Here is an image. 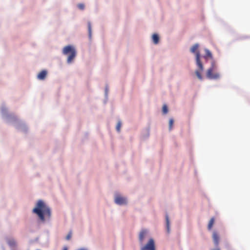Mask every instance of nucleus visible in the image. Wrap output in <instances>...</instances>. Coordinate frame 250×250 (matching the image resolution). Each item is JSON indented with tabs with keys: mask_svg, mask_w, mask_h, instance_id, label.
Segmentation results:
<instances>
[{
	"mask_svg": "<svg viewBox=\"0 0 250 250\" xmlns=\"http://www.w3.org/2000/svg\"><path fill=\"white\" fill-rule=\"evenodd\" d=\"M33 212L36 214L43 222L45 220V216L48 218L51 216L50 208L42 200L38 201L36 207L33 209Z\"/></svg>",
	"mask_w": 250,
	"mask_h": 250,
	"instance_id": "nucleus-1",
	"label": "nucleus"
},
{
	"mask_svg": "<svg viewBox=\"0 0 250 250\" xmlns=\"http://www.w3.org/2000/svg\"><path fill=\"white\" fill-rule=\"evenodd\" d=\"M199 45L198 44H195L190 49V51L195 54L196 57V62L198 67V70H196L195 74L199 80L202 79V76L201 75L202 72L203 71L204 66L200 60V54L199 51L198 50Z\"/></svg>",
	"mask_w": 250,
	"mask_h": 250,
	"instance_id": "nucleus-2",
	"label": "nucleus"
},
{
	"mask_svg": "<svg viewBox=\"0 0 250 250\" xmlns=\"http://www.w3.org/2000/svg\"><path fill=\"white\" fill-rule=\"evenodd\" d=\"M62 53L63 55H67L68 56L67 62L68 63H70L76 56L77 52L73 46L71 45H67L63 48Z\"/></svg>",
	"mask_w": 250,
	"mask_h": 250,
	"instance_id": "nucleus-3",
	"label": "nucleus"
},
{
	"mask_svg": "<svg viewBox=\"0 0 250 250\" xmlns=\"http://www.w3.org/2000/svg\"><path fill=\"white\" fill-rule=\"evenodd\" d=\"M206 76L208 79L211 80H217L220 78V75L217 71V66L214 62H211V66L207 71Z\"/></svg>",
	"mask_w": 250,
	"mask_h": 250,
	"instance_id": "nucleus-4",
	"label": "nucleus"
},
{
	"mask_svg": "<svg viewBox=\"0 0 250 250\" xmlns=\"http://www.w3.org/2000/svg\"><path fill=\"white\" fill-rule=\"evenodd\" d=\"M140 250H156L154 240L152 238H149L147 242L141 247Z\"/></svg>",
	"mask_w": 250,
	"mask_h": 250,
	"instance_id": "nucleus-5",
	"label": "nucleus"
},
{
	"mask_svg": "<svg viewBox=\"0 0 250 250\" xmlns=\"http://www.w3.org/2000/svg\"><path fill=\"white\" fill-rule=\"evenodd\" d=\"M115 203L119 205H125L127 203V200L126 197L123 196L119 193L115 194L114 196Z\"/></svg>",
	"mask_w": 250,
	"mask_h": 250,
	"instance_id": "nucleus-6",
	"label": "nucleus"
},
{
	"mask_svg": "<svg viewBox=\"0 0 250 250\" xmlns=\"http://www.w3.org/2000/svg\"><path fill=\"white\" fill-rule=\"evenodd\" d=\"M148 231L146 229H142L139 235V241L140 243L142 245L144 239L147 236Z\"/></svg>",
	"mask_w": 250,
	"mask_h": 250,
	"instance_id": "nucleus-7",
	"label": "nucleus"
},
{
	"mask_svg": "<svg viewBox=\"0 0 250 250\" xmlns=\"http://www.w3.org/2000/svg\"><path fill=\"white\" fill-rule=\"evenodd\" d=\"M212 238L215 246H218L219 243V236L216 231L213 232Z\"/></svg>",
	"mask_w": 250,
	"mask_h": 250,
	"instance_id": "nucleus-8",
	"label": "nucleus"
},
{
	"mask_svg": "<svg viewBox=\"0 0 250 250\" xmlns=\"http://www.w3.org/2000/svg\"><path fill=\"white\" fill-rule=\"evenodd\" d=\"M47 75V71L45 70L41 71L38 75L37 78L40 80H43L45 79Z\"/></svg>",
	"mask_w": 250,
	"mask_h": 250,
	"instance_id": "nucleus-9",
	"label": "nucleus"
},
{
	"mask_svg": "<svg viewBox=\"0 0 250 250\" xmlns=\"http://www.w3.org/2000/svg\"><path fill=\"white\" fill-rule=\"evenodd\" d=\"M153 42L155 44H157L159 41V38L157 34H154L152 36Z\"/></svg>",
	"mask_w": 250,
	"mask_h": 250,
	"instance_id": "nucleus-10",
	"label": "nucleus"
},
{
	"mask_svg": "<svg viewBox=\"0 0 250 250\" xmlns=\"http://www.w3.org/2000/svg\"><path fill=\"white\" fill-rule=\"evenodd\" d=\"M214 218L213 217H212L209 220L208 224V228L209 230H210L212 229L213 225L214 224Z\"/></svg>",
	"mask_w": 250,
	"mask_h": 250,
	"instance_id": "nucleus-11",
	"label": "nucleus"
},
{
	"mask_svg": "<svg viewBox=\"0 0 250 250\" xmlns=\"http://www.w3.org/2000/svg\"><path fill=\"white\" fill-rule=\"evenodd\" d=\"M205 52H206V55L204 56V57L205 58H207V57H209L210 58H212V54H211V53L210 52V51L209 50H208L207 49H205Z\"/></svg>",
	"mask_w": 250,
	"mask_h": 250,
	"instance_id": "nucleus-12",
	"label": "nucleus"
},
{
	"mask_svg": "<svg viewBox=\"0 0 250 250\" xmlns=\"http://www.w3.org/2000/svg\"><path fill=\"white\" fill-rule=\"evenodd\" d=\"M88 34L90 38H91L92 35V28L90 22H88Z\"/></svg>",
	"mask_w": 250,
	"mask_h": 250,
	"instance_id": "nucleus-13",
	"label": "nucleus"
},
{
	"mask_svg": "<svg viewBox=\"0 0 250 250\" xmlns=\"http://www.w3.org/2000/svg\"><path fill=\"white\" fill-rule=\"evenodd\" d=\"M166 223H167V231H169V220L168 218V216L167 215H166Z\"/></svg>",
	"mask_w": 250,
	"mask_h": 250,
	"instance_id": "nucleus-14",
	"label": "nucleus"
},
{
	"mask_svg": "<svg viewBox=\"0 0 250 250\" xmlns=\"http://www.w3.org/2000/svg\"><path fill=\"white\" fill-rule=\"evenodd\" d=\"M163 112L165 114H167L168 112V108L167 105L166 104H164L163 106Z\"/></svg>",
	"mask_w": 250,
	"mask_h": 250,
	"instance_id": "nucleus-15",
	"label": "nucleus"
},
{
	"mask_svg": "<svg viewBox=\"0 0 250 250\" xmlns=\"http://www.w3.org/2000/svg\"><path fill=\"white\" fill-rule=\"evenodd\" d=\"M121 127V122L120 121H119L118 122L116 127V130L118 132H120Z\"/></svg>",
	"mask_w": 250,
	"mask_h": 250,
	"instance_id": "nucleus-16",
	"label": "nucleus"
},
{
	"mask_svg": "<svg viewBox=\"0 0 250 250\" xmlns=\"http://www.w3.org/2000/svg\"><path fill=\"white\" fill-rule=\"evenodd\" d=\"M174 120L172 119H170L169 121V130H171L172 128V126L173 125Z\"/></svg>",
	"mask_w": 250,
	"mask_h": 250,
	"instance_id": "nucleus-17",
	"label": "nucleus"
},
{
	"mask_svg": "<svg viewBox=\"0 0 250 250\" xmlns=\"http://www.w3.org/2000/svg\"><path fill=\"white\" fill-rule=\"evenodd\" d=\"M78 8L81 10H83L84 9L85 6L83 3H79L78 4Z\"/></svg>",
	"mask_w": 250,
	"mask_h": 250,
	"instance_id": "nucleus-18",
	"label": "nucleus"
},
{
	"mask_svg": "<svg viewBox=\"0 0 250 250\" xmlns=\"http://www.w3.org/2000/svg\"><path fill=\"white\" fill-rule=\"evenodd\" d=\"M71 232H70L66 236V239L67 240H69L70 239L71 237Z\"/></svg>",
	"mask_w": 250,
	"mask_h": 250,
	"instance_id": "nucleus-19",
	"label": "nucleus"
},
{
	"mask_svg": "<svg viewBox=\"0 0 250 250\" xmlns=\"http://www.w3.org/2000/svg\"><path fill=\"white\" fill-rule=\"evenodd\" d=\"M105 93L106 95L107 94V88H106V89H105Z\"/></svg>",
	"mask_w": 250,
	"mask_h": 250,
	"instance_id": "nucleus-20",
	"label": "nucleus"
},
{
	"mask_svg": "<svg viewBox=\"0 0 250 250\" xmlns=\"http://www.w3.org/2000/svg\"><path fill=\"white\" fill-rule=\"evenodd\" d=\"M63 250H67V248L66 247H65L63 248Z\"/></svg>",
	"mask_w": 250,
	"mask_h": 250,
	"instance_id": "nucleus-21",
	"label": "nucleus"
},
{
	"mask_svg": "<svg viewBox=\"0 0 250 250\" xmlns=\"http://www.w3.org/2000/svg\"><path fill=\"white\" fill-rule=\"evenodd\" d=\"M220 250V249H216V250Z\"/></svg>",
	"mask_w": 250,
	"mask_h": 250,
	"instance_id": "nucleus-22",
	"label": "nucleus"
}]
</instances>
